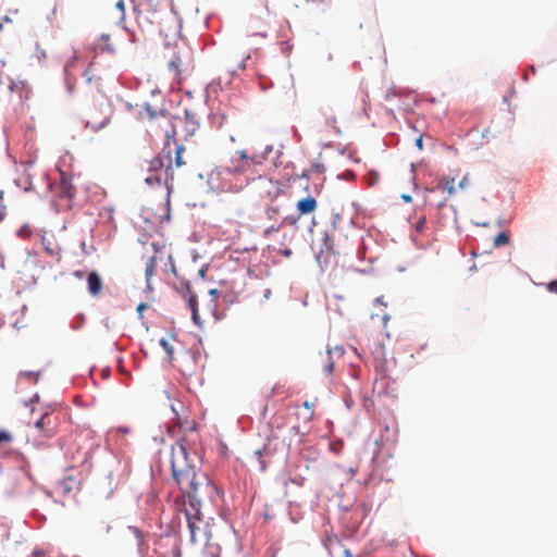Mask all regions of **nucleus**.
<instances>
[{"mask_svg":"<svg viewBox=\"0 0 557 557\" xmlns=\"http://www.w3.org/2000/svg\"><path fill=\"white\" fill-rule=\"evenodd\" d=\"M170 462L172 476L182 492V506L190 539L195 542L196 531L199 530V523L203 521L202 505L206 500L214 502L218 488L209 475L201 470V459L190 447L186 436L172 446Z\"/></svg>","mask_w":557,"mask_h":557,"instance_id":"1","label":"nucleus"},{"mask_svg":"<svg viewBox=\"0 0 557 557\" xmlns=\"http://www.w3.org/2000/svg\"><path fill=\"white\" fill-rule=\"evenodd\" d=\"M135 20L143 30L157 28L169 36L182 28V18L172 0H138L134 5Z\"/></svg>","mask_w":557,"mask_h":557,"instance_id":"2","label":"nucleus"},{"mask_svg":"<svg viewBox=\"0 0 557 557\" xmlns=\"http://www.w3.org/2000/svg\"><path fill=\"white\" fill-rule=\"evenodd\" d=\"M140 115L141 119L148 120L150 123L157 121L159 126H165L164 133L168 140L162 151L166 160L168 178L170 177L174 182L175 178L185 176L188 172L186 148L176 140L171 141V138L175 135L174 127L171 125V117L163 112L153 111L150 106H146Z\"/></svg>","mask_w":557,"mask_h":557,"instance_id":"3","label":"nucleus"},{"mask_svg":"<svg viewBox=\"0 0 557 557\" xmlns=\"http://www.w3.org/2000/svg\"><path fill=\"white\" fill-rule=\"evenodd\" d=\"M273 191L269 190V195L272 196L269 203L264 209V216L270 224L264 227L262 236L270 238L273 234L280 232L286 225H296L298 216L284 215V205L278 201V197L284 194L283 188L278 183L270 182Z\"/></svg>","mask_w":557,"mask_h":557,"instance_id":"4","label":"nucleus"},{"mask_svg":"<svg viewBox=\"0 0 557 557\" xmlns=\"http://www.w3.org/2000/svg\"><path fill=\"white\" fill-rule=\"evenodd\" d=\"M240 163L234 168L225 166L216 172V175L228 183H223L222 190L238 191L245 185V181L239 178L238 175L245 173L249 166V159L246 151H239Z\"/></svg>","mask_w":557,"mask_h":557,"instance_id":"5","label":"nucleus"},{"mask_svg":"<svg viewBox=\"0 0 557 557\" xmlns=\"http://www.w3.org/2000/svg\"><path fill=\"white\" fill-rule=\"evenodd\" d=\"M168 176L166 160L164 158L163 151H161L159 156L154 157L149 162L148 175L146 176L145 182L149 186L163 184L170 191L173 187V180H168Z\"/></svg>","mask_w":557,"mask_h":557,"instance_id":"6","label":"nucleus"},{"mask_svg":"<svg viewBox=\"0 0 557 557\" xmlns=\"http://www.w3.org/2000/svg\"><path fill=\"white\" fill-rule=\"evenodd\" d=\"M113 115V108L108 102H102L98 107L90 108L86 112V127L92 131H99L106 127Z\"/></svg>","mask_w":557,"mask_h":557,"instance_id":"7","label":"nucleus"},{"mask_svg":"<svg viewBox=\"0 0 557 557\" xmlns=\"http://www.w3.org/2000/svg\"><path fill=\"white\" fill-rule=\"evenodd\" d=\"M283 0H256L253 4L252 17L265 22V17L270 16Z\"/></svg>","mask_w":557,"mask_h":557,"instance_id":"8","label":"nucleus"},{"mask_svg":"<svg viewBox=\"0 0 557 557\" xmlns=\"http://www.w3.org/2000/svg\"><path fill=\"white\" fill-rule=\"evenodd\" d=\"M58 491L66 496L81 490V479L77 475L69 474L57 484Z\"/></svg>","mask_w":557,"mask_h":557,"instance_id":"9","label":"nucleus"},{"mask_svg":"<svg viewBox=\"0 0 557 557\" xmlns=\"http://www.w3.org/2000/svg\"><path fill=\"white\" fill-rule=\"evenodd\" d=\"M57 422V417H54L52 413L46 412L41 416L35 425L45 434V436L51 437L55 434Z\"/></svg>","mask_w":557,"mask_h":557,"instance_id":"10","label":"nucleus"},{"mask_svg":"<svg viewBox=\"0 0 557 557\" xmlns=\"http://www.w3.org/2000/svg\"><path fill=\"white\" fill-rule=\"evenodd\" d=\"M318 208V202L317 200L314 199V197L312 196H307L305 198H301L297 201L296 203V209L298 211V214L296 216H298V220L305 215V214H310L312 212H314Z\"/></svg>","mask_w":557,"mask_h":557,"instance_id":"11","label":"nucleus"},{"mask_svg":"<svg viewBox=\"0 0 557 557\" xmlns=\"http://www.w3.org/2000/svg\"><path fill=\"white\" fill-rule=\"evenodd\" d=\"M103 287L102 278L98 272L91 271L87 276V289L91 297H98Z\"/></svg>","mask_w":557,"mask_h":557,"instance_id":"12","label":"nucleus"},{"mask_svg":"<svg viewBox=\"0 0 557 557\" xmlns=\"http://www.w3.org/2000/svg\"><path fill=\"white\" fill-rule=\"evenodd\" d=\"M184 298L188 302V307L191 311V318L196 324H199V314H198V301L197 296L191 292L189 285H186V292L184 293Z\"/></svg>","mask_w":557,"mask_h":557,"instance_id":"13","label":"nucleus"},{"mask_svg":"<svg viewBox=\"0 0 557 557\" xmlns=\"http://www.w3.org/2000/svg\"><path fill=\"white\" fill-rule=\"evenodd\" d=\"M76 189L71 183V180L66 178L64 175L60 182V191L59 195L61 198H67L72 200L75 196Z\"/></svg>","mask_w":557,"mask_h":557,"instance_id":"14","label":"nucleus"},{"mask_svg":"<svg viewBox=\"0 0 557 557\" xmlns=\"http://www.w3.org/2000/svg\"><path fill=\"white\" fill-rule=\"evenodd\" d=\"M322 114L325 119V123L329 127L334 129L336 133H341L338 126H337V119L333 112V109L331 107H325L321 109Z\"/></svg>","mask_w":557,"mask_h":557,"instance_id":"15","label":"nucleus"},{"mask_svg":"<svg viewBox=\"0 0 557 557\" xmlns=\"http://www.w3.org/2000/svg\"><path fill=\"white\" fill-rule=\"evenodd\" d=\"M41 242H42L45 251L49 256L57 258L58 260L61 258V248L59 247L58 244L53 243L51 239H49L47 237H42Z\"/></svg>","mask_w":557,"mask_h":557,"instance_id":"16","label":"nucleus"},{"mask_svg":"<svg viewBox=\"0 0 557 557\" xmlns=\"http://www.w3.org/2000/svg\"><path fill=\"white\" fill-rule=\"evenodd\" d=\"M4 86H8L11 91H14L18 88V84L11 81L4 72V61L0 58V89Z\"/></svg>","mask_w":557,"mask_h":557,"instance_id":"17","label":"nucleus"},{"mask_svg":"<svg viewBox=\"0 0 557 557\" xmlns=\"http://www.w3.org/2000/svg\"><path fill=\"white\" fill-rule=\"evenodd\" d=\"M323 252L332 253V255H335L338 252L334 246L333 237L329 233H326L323 237L321 253H323Z\"/></svg>","mask_w":557,"mask_h":557,"instance_id":"18","label":"nucleus"},{"mask_svg":"<svg viewBox=\"0 0 557 557\" xmlns=\"http://www.w3.org/2000/svg\"><path fill=\"white\" fill-rule=\"evenodd\" d=\"M156 269H157V257L152 256L147 260L146 268H145V275H146L148 287H150L149 282H150L151 277L153 276Z\"/></svg>","mask_w":557,"mask_h":557,"instance_id":"19","label":"nucleus"},{"mask_svg":"<svg viewBox=\"0 0 557 557\" xmlns=\"http://www.w3.org/2000/svg\"><path fill=\"white\" fill-rule=\"evenodd\" d=\"M41 371H21L18 373V380H26L32 384H36L39 381Z\"/></svg>","mask_w":557,"mask_h":557,"instance_id":"20","label":"nucleus"},{"mask_svg":"<svg viewBox=\"0 0 557 557\" xmlns=\"http://www.w3.org/2000/svg\"><path fill=\"white\" fill-rule=\"evenodd\" d=\"M438 187L446 190L448 193L449 196H453L455 195L456 193V188H455V178L453 177H447V178H444L442 180L440 183H438Z\"/></svg>","mask_w":557,"mask_h":557,"instance_id":"21","label":"nucleus"},{"mask_svg":"<svg viewBox=\"0 0 557 557\" xmlns=\"http://www.w3.org/2000/svg\"><path fill=\"white\" fill-rule=\"evenodd\" d=\"M509 235L507 232H502L499 233L498 235L495 236L494 238V246L495 247H500V246H504V245H507L509 244Z\"/></svg>","mask_w":557,"mask_h":557,"instance_id":"22","label":"nucleus"},{"mask_svg":"<svg viewBox=\"0 0 557 557\" xmlns=\"http://www.w3.org/2000/svg\"><path fill=\"white\" fill-rule=\"evenodd\" d=\"M182 60L178 55H174L173 59L169 63V67L174 72L175 75H178L181 72Z\"/></svg>","mask_w":557,"mask_h":557,"instance_id":"23","label":"nucleus"},{"mask_svg":"<svg viewBox=\"0 0 557 557\" xmlns=\"http://www.w3.org/2000/svg\"><path fill=\"white\" fill-rule=\"evenodd\" d=\"M159 344L164 349V351L166 352L169 360H172L173 359V352H174L172 345L165 338H161L159 341Z\"/></svg>","mask_w":557,"mask_h":557,"instance_id":"24","label":"nucleus"},{"mask_svg":"<svg viewBox=\"0 0 557 557\" xmlns=\"http://www.w3.org/2000/svg\"><path fill=\"white\" fill-rule=\"evenodd\" d=\"M32 235V230L29 227L28 224H24L18 231H17V236L23 238V239H26L28 238L29 236Z\"/></svg>","mask_w":557,"mask_h":557,"instance_id":"25","label":"nucleus"},{"mask_svg":"<svg viewBox=\"0 0 557 557\" xmlns=\"http://www.w3.org/2000/svg\"><path fill=\"white\" fill-rule=\"evenodd\" d=\"M425 222H426V220H425V216H423V215L418 219V221L414 224V230L417 233H423V231L425 228Z\"/></svg>","mask_w":557,"mask_h":557,"instance_id":"26","label":"nucleus"},{"mask_svg":"<svg viewBox=\"0 0 557 557\" xmlns=\"http://www.w3.org/2000/svg\"><path fill=\"white\" fill-rule=\"evenodd\" d=\"M331 351L327 350V362L325 363L324 366V372L327 374V375H331L333 373V370H334V363L333 361H331Z\"/></svg>","mask_w":557,"mask_h":557,"instance_id":"27","label":"nucleus"},{"mask_svg":"<svg viewBox=\"0 0 557 557\" xmlns=\"http://www.w3.org/2000/svg\"><path fill=\"white\" fill-rule=\"evenodd\" d=\"M322 168H323V166H322L321 164H319V163H313V164L311 165L310 170L306 171V172L302 174V176L308 177V176H309L311 173H313V172H320V171H322Z\"/></svg>","mask_w":557,"mask_h":557,"instance_id":"28","label":"nucleus"},{"mask_svg":"<svg viewBox=\"0 0 557 557\" xmlns=\"http://www.w3.org/2000/svg\"><path fill=\"white\" fill-rule=\"evenodd\" d=\"M114 7L120 11V18L124 17V1L123 0H114Z\"/></svg>","mask_w":557,"mask_h":557,"instance_id":"29","label":"nucleus"},{"mask_svg":"<svg viewBox=\"0 0 557 557\" xmlns=\"http://www.w3.org/2000/svg\"><path fill=\"white\" fill-rule=\"evenodd\" d=\"M12 435L5 431H0V444L5 442H11Z\"/></svg>","mask_w":557,"mask_h":557,"instance_id":"30","label":"nucleus"},{"mask_svg":"<svg viewBox=\"0 0 557 557\" xmlns=\"http://www.w3.org/2000/svg\"><path fill=\"white\" fill-rule=\"evenodd\" d=\"M470 185L469 175H465L463 178L459 182L458 186L461 189L467 188Z\"/></svg>","mask_w":557,"mask_h":557,"instance_id":"31","label":"nucleus"},{"mask_svg":"<svg viewBox=\"0 0 557 557\" xmlns=\"http://www.w3.org/2000/svg\"><path fill=\"white\" fill-rule=\"evenodd\" d=\"M341 220H342L341 215L338 213H335L333 216V222H332V226L335 231L338 228V224H339Z\"/></svg>","mask_w":557,"mask_h":557,"instance_id":"32","label":"nucleus"},{"mask_svg":"<svg viewBox=\"0 0 557 557\" xmlns=\"http://www.w3.org/2000/svg\"><path fill=\"white\" fill-rule=\"evenodd\" d=\"M547 289L550 293L557 294V281H552L547 284Z\"/></svg>","mask_w":557,"mask_h":557,"instance_id":"33","label":"nucleus"},{"mask_svg":"<svg viewBox=\"0 0 557 557\" xmlns=\"http://www.w3.org/2000/svg\"><path fill=\"white\" fill-rule=\"evenodd\" d=\"M264 159V156L262 157H259V156H252L250 159H249V163H253V164H261L262 163V160Z\"/></svg>","mask_w":557,"mask_h":557,"instance_id":"34","label":"nucleus"},{"mask_svg":"<svg viewBox=\"0 0 557 557\" xmlns=\"http://www.w3.org/2000/svg\"><path fill=\"white\" fill-rule=\"evenodd\" d=\"M304 407L310 411L309 419H312V417H313V412H312L313 404H312V403H310V401H308V400H306V401L304 403Z\"/></svg>","mask_w":557,"mask_h":557,"instance_id":"35","label":"nucleus"},{"mask_svg":"<svg viewBox=\"0 0 557 557\" xmlns=\"http://www.w3.org/2000/svg\"><path fill=\"white\" fill-rule=\"evenodd\" d=\"M87 82H91L94 79V74L90 67H88L84 73Z\"/></svg>","mask_w":557,"mask_h":557,"instance_id":"36","label":"nucleus"},{"mask_svg":"<svg viewBox=\"0 0 557 557\" xmlns=\"http://www.w3.org/2000/svg\"><path fill=\"white\" fill-rule=\"evenodd\" d=\"M5 216V206L0 207V222L3 221Z\"/></svg>","mask_w":557,"mask_h":557,"instance_id":"37","label":"nucleus"},{"mask_svg":"<svg viewBox=\"0 0 557 557\" xmlns=\"http://www.w3.org/2000/svg\"><path fill=\"white\" fill-rule=\"evenodd\" d=\"M146 308H147V305H146V304H144V302H141V304H139V305H138V307H137V311H138V312H141V311H144Z\"/></svg>","mask_w":557,"mask_h":557,"instance_id":"38","label":"nucleus"},{"mask_svg":"<svg viewBox=\"0 0 557 557\" xmlns=\"http://www.w3.org/2000/svg\"><path fill=\"white\" fill-rule=\"evenodd\" d=\"M209 293H210V295H211L212 297H214V298H216V297H218V295L220 294V292H219L218 289H215V288L211 289Z\"/></svg>","mask_w":557,"mask_h":557,"instance_id":"39","label":"nucleus"},{"mask_svg":"<svg viewBox=\"0 0 557 557\" xmlns=\"http://www.w3.org/2000/svg\"><path fill=\"white\" fill-rule=\"evenodd\" d=\"M416 145L420 150L422 149V137L417 138Z\"/></svg>","mask_w":557,"mask_h":557,"instance_id":"40","label":"nucleus"},{"mask_svg":"<svg viewBox=\"0 0 557 557\" xmlns=\"http://www.w3.org/2000/svg\"><path fill=\"white\" fill-rule=\"evenodd\" d=\"M74 275H75L76 277H78V278H83V276H84V272H83V271H81V270H78V271H75V272H74Z\"/></svg>","mask_w":557,"mask_h":557,"instance_id":"41","label":"nucleus"},{"mask_svg":"<svg viewBox=\"0 0 557 557\" xmlns=\"http://www.w3.org/2000/svg\"><path fill=\"white\" fill-rule=\"evenodd\" d=\"M3 198H4V193L2 190H0V207H2V202H3Z\"/></svg>","mask_w":557,"mask_h":557,"instance_id":"42","label":"nucleus"},{"mask_svg":"<svg viewBox=\"0 0 557 557\" xmlns=\"http://www.w3.org/2000/svg\"><path fill=\"white\" fill-rule=\"evenodd\" d=\"M272 151V146H267L264 149V154Z\"/></svg>","mask_w":557,"mask_h":557,"instance_id":"43","label":"nucleus"},{"mask_svg":"<svg viewBox=\"0 0 557 557\" xmlns=\"http://www.w3.org/2000/svg\"><path fill=\"white\" fill-rule=\"evenodd\" d=\"M283 255H284V256H286V257H288V256H290V255H292V251H290L289 249H285V250L283 251Z\"/></svg>","mask_w":557,"mask_h":557,"instance_id":"44","label":"nucleus"},{"mask_svg":"<svg viewBox=\"0 0 557 557\" xmlns=\"http://www.w3.org/2000/svg\"><path fill=\"white\" fill-rule=\"evenodd\" d=\"M42 555V552L41 550H35L34 552V556L35 557H40Z\"/></svg>","mask_w":557,"mask_h":557,"instance_id":"45","label":"nucleus"},{"mask_svg":"<svg viewBox=\"0 0 557 557\" xmlns=\"http://www.w3.org/2000/svg\"><path fill=\"white\" fill-rule=\"evenodd\" d=\"M344 555H345V557H352V556H351V553H350L348 549H346V550L344 552Z\"/></svg>","mask_w":557,"mask_h":557,"instance_id":"46","label":"nucleus"},{"mask_svg":"<svg viewBox=\"0 0 557 557\" xmlns=\"http://www.w3.org/2000/svg\"><path fill=\"white\" fill-rule=\"evenodd\" d=\"M101 39L104 40V41H108L110 39V37H109V35H102Z\"/></svg>","mask_w":557,"mask_h":557,"instance_id":"47","label":"nucleus"},{"mask_svg":"<svg viewBox=\"0 0 557 557\" xmlns=\"http://www.w3.org/2000/svg\"><path fill=\"white\" fill-rule=\"evenodd\" d=\"M70 67H71V64H70V63H66V64H65V72H69Z\"/></svg>","mask_w":557,"mask_h":557,"instance_id":"48","label":"nucleus"},{"mask_svg":"<svg viewBox=\"0 0 557 557\" xmlns=\"http://www.w3.org/2000/svg\"><path fill=\"white\" fill-rule=\"evenodd\" d=\"M104 49H106V50H109V51H112V50H113V48H112V47H110V46H106V47H104Z\"/></svg>","mask_w":557,"mask_h":557,"instance_id":"49","label":"nucleus"},{"mask_svg":"<svg viewBox=\"0 0 557 557\" xmlns=\"http://www.w3.org/2000/svg\"><path fill=\"white\" fill-rule=\"evenodd\" d=\"M404 199L408 201V200L411 199V197L410 196H404Z\"/></svg>","mask_w":557,"mask_h":557,"instance_id":"50","label":"nucleus"},{"mask_svg":"<svg viewBox=\"0 0 557 557\" xmlns=\"http://www.w3.org/2000/svg\"><path fill=\"white\" fill-rule=\"evenodd\" d=\"M256 455H257L258 457H260V456H261V451H260V450H257V451H256Z\"/></svg>","mask_w":557,"mask_h":557,"instance_id":"51","label":"nucleus"},{"mask_svg":"<svg viewBox=\"0 0 557 557\" xmlns=\"http://www.w3.org/2000/svg\"><path fill=\"white\" fill-rule=\"evenodd\" d=\"M376 301L383 304V300H381V298H376Z\"/></svg>","mask_w":557,"mask_h":557,"instance_id":"52","label":"nucleus"},{"mask_svg":"<svg viewBox=\"0 0 557 557\" xmlns=\"http://www.w3.org/2000/svg\"><path fill=\"white\" fill-rule=\"evenodd\" d=\"M376 301L383 304V300H381V298H376Z\"/></svg>","mask_w":557,"mask_h":557,"instance_id":"53","label":"nucleus"}]
</instances>
